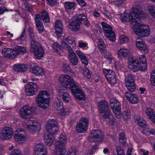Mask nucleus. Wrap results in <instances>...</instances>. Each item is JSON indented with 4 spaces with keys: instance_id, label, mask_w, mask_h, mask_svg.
<instances>
[{
    "instance_id": "obj_1",
    "label": "nucleus",
    "mask_w": 155,
    "mask_h": 155,
    "mask_svg": "<svg viewBox=\"0 0 155 155\" xmlns=\"http://www.w3.org/2000/svg\"><path fill=\"white\" fill-rule=\"evenodd\" d=\"M59 81L62 85L69 89L74 96L79 100L85 99L84 93L77 86L75 81L70 76L67 74H63L59 78Z\"/></svg>"
},
{
    "instance_id": "obj_2",
    "label": "nucleus",
    "mask_w": 155,
    "mask_h": 155,
    "mask_svg": "<svg viewBox=\"0 0 155 155\" xmlns=\"http://www.w3.org/2000/svg\"><path fill=\"white\" fill-rule=\"evenodd\" d=\"M49 94L47 91L41 90L35 98V101L38 106L43 109H46L49 106Z\"/></svg>"
},
{
    "instance_id": "obj_3",
    "label": "nucleus",
    "mask_w": 155,
    "mask_h": 155,
    "mask_svg": "<svg viewBox=\"0 0 155 155\" xmlns=\"http://www.w3.org/2000/svg\"><path fill=\"white\" fill-rule=\"evenodd\" d=\"M132 29L135 34L141 37H147L150 34V31L149 26L141 24L140 22L134 24Z\"/></svg>"
},
{
    "instance_id": "obj_4",
    "label": "nucleus",
    "mask_w": 155,
    "mask_h": 155,
    "mask_svg": "<svg viewBox=\"0 0 155 155\" xmlns=\"http://www.w3.org/2000/svg\"><path fill=\"white\" fill-rule=\"evenodd\" d=\"M130 12L136 23L140 22V19L146 18L148 16L147 14L143 11L142 6L139 5H136Z\"/></svg>"
},
{
    "instance_id": "obj_5",
    "label": "nucleus",
    "mask_w": 155,
    "mask_h": 155,
    "mask_svg": "<svg viewBox=\"0 0 155 155\" xmlns=\"http://www.w3.org/2000/svg\"><path fill=\"white\" fill-rule=\"evenodd\" d=\"M61 47L68 51L69 53V59L70 62L73 65H77L78 63V59L70 47L69 46L65 41L62 42Z\"/></svg>"
},
{
    "instance_id": "obj_6",
    "label": "nucleus",
    "mask_w": 155,
    "mask_h": 155,
    "mask_svg": "<svg viewBox=\"0 0 155 155\" xmlns=\"http://www.w3.org/2000/svg\"><path fill=\"white\" fill-rule=\"evenodd\" d=\"M47 132L51 135L54 134L58 130V123L55 119H51L48 120L46 125Z\"/></svg>"
},
{
    "instance_id": "obj_7",
    "label": "nucleus",
    "mask_w": 155,
    "mask_h": 155,
    "mask_svg": "<svg viewBox=\"0 0 155 155\" xmlns=\"http://www.w3.org/2000/svg\"><path fill=\"white\" fill-rule=\"evenodd\" d=\"M110 107L117 118L121 117L120 103L116 99L112 98L110 99Z\"/></svg>"
},
{
    "instance_id": "obj_8",
    "label": "nucleus",
    "mask_w": 155,
    "mask_h": 155,
    "mask_svg": "<svg viewBox=\"0 0 155 155\" xmlns=\"http://www.w3.org/2000/svg\"><path fill=\"white\" fill-rule=\"evenodd\" d=\"M35 113L33 108L28 105L23 107L19 111L21 117L23 119H28L31 117L32 115Z\"/></svg>"
},
{
    "instance_id": "obj_9",
    "label": "nucleus",
    "mask_w": 155,
    "mask_h": 155,
    "mask_svg": "<svg viewBox=\"0 0 155 155\" xmlns=\"http://www.w3.org/2000/svg\"><path fill=\"white\" fill-rule=\"evenodd\" d=\"M125 84L128 90L132 92H134L136 88L134 76L130 74L125 75Z\"/></svg>"
},
{
    "instance_id": "obj_10",
    "label": "nucleus",
    "mask_w": 155,
    "mask_h": 155,
    "mask_svg": "<svg viewBox=\"0 0 155 155\" xmlns=\"http://www.w3.org/2000/svg\"><path fill=\"white\" fill-rule=\"evenodd\" d=\"M104 135L101 130H94L91 133L88 140L91 142H98L103 140Z\"/></svg>"
},
{
    "instance_id": "obj_11",
    "label": "nucleus",
    "mask_w": 155,
    "mask_h": 155,
    "mask_svg": "<svg viewBox=\"0 0 155 155\" xmlns=\"http://www.w3.org/2000/svg\"><path fill=\"white\" fill-rule=\"evenodd\" d=\"M39 87L36 83L30 82L25 86L26 94L29 96L35 94L38 90Z\"/></svg>"
},
{
    "instance_id": "obj_12",
    "label": "nucleus",
    "mask_w": 155,
    "mask_h": 155,
    "mask_svg": "<svg viewBox=\"0 0 155 155\" xmlns=\"http://www.w3.org/2000/svg\"><path fill=\"white\" fill-rule=\"evenodd\" d=\"M102 25L105 33L109 40L112 41H114L115 40V34L113 31L112 28L105 22H102Z\"/></svg>"
},
{
    "instance_id": "obj_13",
    "label": "nucleus",
    "mask_w": 155,
    "mask_h": 155,
    "mask_svg": "<svg viewBox=\"0 0 155 155\" xmlns=\"http://www.w3.org/2000/svg\"><path fill=\"white\" fill-rule=\"evenodd\" d=\"M88 121L85 118H81L80 122L77 124L76 126V130L80 133L85 132L88 127Z\"/></svg>"
},
{
    "instance_id": "obj_14",
    "label": "nucleus",
    "mask_w": 155,
    "mask_h": 155,
    "mask_svg": "<svg viewBox=\"0 0 155 155\" xmlns=\"http://www.w3.org/2000/svg\"><path fill=\"white\" fill-rule=\"evenodd\" d=\"M13 134V131L11 127H5L1 131V137L3 140H8L11 138Z\"/></svg>"
},
{
    "instance_id": "obj_15",
    "label": "nucleus",
    "mask_w": 155,
    "mask_h": 155,
    "mask_svg": "<svg viewBox=\"0 0 155 155\" xmlns=\"http://www.w3.org/2000/svg\"><path fill=\"white\" fill-rule=\"evenodd\" d=\"M14 138L17 142L22 143L26 140V134L24 130L22 129H18L15 132Z\"/></svg>"
},
{
    "instance_id": "obj_16",
    "label": "nucleus",
    "mask_w": 155,
    "mask_h": 155,
    "mask_svg": "<svg viewBox=\"0 0 155 155\" xmlns=\"http://www.w3.org/2000/svg\"><path fill=\"white\" fill-rule=\"evenodd\" d=\"M35 155H47V149L41 143H37L34 148Z\"/></svg>"
},
{
    "instance_id": "obj_17",
    "label": "nucleus",
    "mask_w": 155,
    "mask_h": 155,
    "mask_svg": "<svg viewBox=\"0 0 155 155\" xmlns=\"http://www.w3.org/2000/svg\"><path fill=\"white\" fill-rule=\"evenodd\" d=\"M28 124L27 125V128L30 131H36L41 129L40 123L36 120H29Z\"/></svg>"
},
{
    "instance_id": "obj_18",
    "label": "nucleus",
    "mask_w": 155,
    "mask_h": 155,
    "mask_svg": "<svg viewBox=\"0 0 155 155\" xmlns=\"http://www.w3.org/2000/svg\"><path fill=\"white\" fill-rule=\"evenodd\" d=\"M29 69L31 73L36 76H42L45 73V71L44 68L37 65L34 66L31 65Z\"/></svg>"
},
{
    "instance_id": "obj_19",
    "label": "nucleus",
    "mask_w": 155,
    "mask_h": 155,
    "mask_svg": "<svg viewBox=\"0 0 155 155\" xmlns=\"http://www.w3.org/2000/svg\"><path fill=\"white\" fill-rule=\"evenodd\" d=\"M136 46L138 50L142 52L147 53L148 51L147 46L141 38H138L136 41Z\"/></svg>"
},
{
    "instance_id": "obj_20",
    "label": "nucleus",
    "mask_w": 155,
    "mask_h": 155,
    "mask_svg": "<svg viewBox=\"0 0 155 155\" xmlns=\"http://www.w3.org/2000/svg\"><path fill=\"white\" fill-rule=\"evenodd\" d=\"M80 22L77 16L72 18L69 22V28L72 31H77L80 28Z\"/></svg>"
},
{
    "instance_id": "obj_21",
    "label": "nucleus",
    "mask_w": 155,
    "mask_h": 155,
    "mask_svg": "<svg viewBox=\"0 0 155 155\" xmlns=\"http://www.w3.org/2000/svg\"><path fill=\"white\" fill-rule=\"evenodd\" d=\"M120 18L121 21L123 22L130 21L134 26V24L136 22L132 15H131L130 12L129 13H123L121 14Z\"/></svg>"
},
{
    "instance_id": "obj_22",
    "label": "nucleus",
    "mask_w": 155,
    "mask_h": 155,
    "mask_svg": "<svg viewBox=\"0 0 155 155\" xmlns=\"http://www.w3.org/2000/svg\"><path fill=\"white\" fill-rule=\"evenodd\" d=\"M55 29L57 37L59 38L61 37L63 29V24L61 21L58 20L55 23Z\"/></svg>"
},
{
    "instance_id": "obj_23",
    "label": "nucleus",
    "mask_w": 155,
    "mask_h": 155,
    "mask_svg": "<svg viewBox=\"0 0 155 155\" xmlns=\"http://www.w3.org/2000/svg\"><path fill=\"white\" fill-rule=\"evenodd\" d=\"M35 17V21L37 29L39 32H43L44 31V27L42 23L40 15L39 14H36Z\"/></svg>"
},
{
    "instance_id": "obj_24",
    "label": "nucleus",
    "mask_w": 155,
    "mask_h": 155,
    "mask_svg": "<svg viewBox=\"0 0 155 155\" xmlns=\"http://www.w3.org/2000/svg\"><path fill=\"white\" fill-rule=\"evenodd\" d=\"M125 95L130 103L132 104H135L138 102V98L137 94L126 91L125 93Z\"/></svg>"
},
{
    "instance_id": "obj_25",
    "label": "nucleus",
    "mask_w": 155,
    "mask_h": 155,
    "mask_svg": "<svg viewBox=\"0 0 155 155\" xmlns=\"http://www.w3.org/2000/svg\"><path fill=\"white\" fill-rule=\"evenodd\" d=\"M2 53V55L5 57L13 58L15 57L14 50L9 48H5L3 49Z\"/></svg>"
},
{
    "instance_id": "obj_26",
    "label": "nucleus",
    "mask_w": 155,
    "mask_h": 155,
    "mask_svg": "<svg viewBox=\"0 0 155 155\" xmlns=\"http://www.w3.org/2000/svg\"><path fill=\"white\" fill-rule=\"evenodd\" d=\"M76 4L73 2H66L64 3V6L66 11L69 13H72L74 10Z\"/></svg>"
},
{
    "instance_id": "obj_27",
    "label": "nucleus",
    "mask_w": 155,
    "mask_h": 155,
    "mask_svg": "<svg viewBox=\"0 0 155 155\" xmlns=\"http://www.w3.org/2000/svg\"><path fill=\"white\" fill-rule=\"evenodd\" d=\"M117 54L119 58H125L129 55L130 51L127 48H121L118 50Z\"/></svg>"
},
{
    "instance_id": "obj_28",
    "label": "nucleus",
    "mask_w": 155,
    "mask_h": 155,
    "mask_svg": "<svg viewBox=\"0 0 155 155\" xmlns=\"http://www.w3.org/2000/svg\"><path fill=\"white\" fill-rule=\"evenodd\" d=\"M128 68L132 71L136 72L139 70V62L137 60H133L128 65Z\"/></svg>"
},
{
    "instance_id": "obj_29",
    "label": "nucleus",
    "mask_w": 155,
    "mask_h": 155,
    "mask_svg": "<svg viewBox=\"0 0 155 155\" xmlns=\"http://www.w3.org/2000/svg\"><path fill=\"white\" fill-rule=\"evenodd\" d=\"M14 70L18 72H24L27 69V66L24 64H18L13 66Z\"/></svg>"
},
{
    "instance_id": "obj_30",
    "label": "nucleus",
    "mask_w": 155,
    "mask_h": 155,
    "mask_svg": "<svg viewBox=\"0 0 155 155\" xmlns=\"http://www.w3.org/2000/svg\"><path fill=\"white\" fill-rule=\"evenodd\" d=\"M67 141L66 137L65 135L61 134L58 138V140L55 143L56 146H63L65 145Z\"/></svg>"
},
{
    "instance_id": "obj_31",
    "label": "nucleus",
    "mask_w": 155,
    "mask_h": 155,
    "mask_svg": "<svg viewBox=\"0 0 155 155\" xmlns=\"http://www.w3.org/2000/svg\"><path fill=\"white\" fill-rule=\"evenodd\" d=\"M78 20H79L80 24H83L87 26H89L90 24L84 14H81L77 16Z\"/></svg>"
},
{
    "instance_id": "obj_32",
    "label": "nucleus",
    "mask_w": 155,
    "mask_h": 155,
    "mask_svg": "<svg viewBox=\"0 0 155 155\" xmlns=\"http://www.w3.org/2000/svg\"><path fill=\"white\" fill-rule=\"evenodd\" d=\"M34 53L35 58L38 60L41 59L43 57L44 54V51L42 47L34 52H32Z\"/></svg>"
},
{
    "instance_id": "obj_33",
    "label": "nucleus",
    "mask_w": 155,
    "mask_h": 155,
    "mask_svg": "<svg viewBox=\"0 0 155 155\" xmlns=\"http://www.w3.org/2000/svg\"><path fill=\"white\" fill-rule=\"evenodd\" d=\"M41 47V46L37 41L35 40H33L31 42L30 52L32 53V52H34Z\"/></svg>"
},
{
    "instance_id": "obj_34",
    "label": "nucleus",
    "mask_w": 155,
    "mask_h": 155,
    "mask_svg": "<svg viewBox=\"0 0 155 155\" xmlns=\"http://www.w3.org/2000/svg\"><path fill=\"white\" fill-rule=\"evenodd\" d=\"M97 44L99 50L103 54L105 53L107 51V48L103 40L102 39H99Z\"/></svg>"
},
{
    "instance_id": "obj_35",
    "label": "nucleus",
    "mask_w": 155,
    "mask_h": 155,
    "mask_svg": "<svg viewBox=\"0 0 155 155\" xmlns=\"http://www.w3.org/2000/svg\"><path fill=\"white\" fill-rule=\"evenodd\" d=\"M14 51L15 57L16 56L20 54L25 53L26 51V49L25 47L23 46H15Z\"/></svg>"
},
{
    "instance_id": "obj_36",
    "label": "nucleus",
    "mask_w": 155,
    "mask_h": 155,
    "mask_svg": "<svg viewBox=\"0 0 155 155\" xmlns=\"http://www.w3.org/2000/svg\"><path fill=\"white\" fill-rule=\"evenodd\" d=\"M110 75L107 76L106 79L111 84H114L116 83V78L114 72H111Z\"/></svg>"
},
{
    "instance_id": "obj_37",
    "label": "nucleus",
    "mask_w": 155,
    "mask_h": 155,
    "mask_svg": "<svg viewBox=\"0 0 155 155\" xmlns=\"http://www.w3.org/2000/svg\"><path fill=\"white\" fill-rule=\"evenodd\" d=\"M98 108L100 111L109 108L108 103L105 100H102L98 103Z\"/></svg>"
},
{
    "instance_id": "obj_38",
    "label": "nucleus",
    "mask_w": 155,
    "mask_h": 155,
    "mask_svg": "<svg viewBox=\"0 0 155 155\" xmlns=\"http://www.w3.org/2000/svg\"><path fill=\"white\" fill-rule=\"evenodd\" d=\"M61 146H57L54 152L55 155H64L66 150L65 149L61 147Z\"/></svg>"
},
{
    "instance_id": "obj_39",
    "label": "nucleus",
    "mask_w": 155,
    "mask_h": 155,
    "mask_svg": "<svg viewBox=\"0 0 155 155\" xmlns=\"http://www.w3.org/2000/svg\"><path fill=\"white\" fill-rule=\"evenodd\" d=\"M41 17L44 23H49L50 18L47 12L43 11L41 12Z\"/></svg>"
},
{
    "instance_id": "obj_40",
    "label": "nucleus",
    "mask_w": 155,
    "mask_h": 155,
    "mask_svg": "<svg viewBox=\"0 0 155 155\" xmlns=\"http://www.w3.org/2000/svg\"><path fill=\"white\" fill-rule=\"evenodd\" d=\"M71 112V110L69 109L68 108L65 109L63 107L62 109L59 110L58 109H56L55 111L56 113H58V114L62 115L68 114Z\"/></svg>"
},
{
    "instance_id": "obj_41",
    "label": "nucleus",
    "mask_w": 155,
    "mask_h": 155,
    "mask_svg": "<svg viewBox=\"0 0 155 155\" xmlns=\"http://www.w3.org/2000/svg\"><path fill=\"white\" fill-rule=\"evenodd\" d=\"M54 140L55 139L54 137L47 136L44 138V141L46 145L50 146L53 145Z\"/></svg>"
},
{
    "instance_id": "obj_42",
    "label": "nucleus",
    "mask_w": 155,
    "mask_h": 155,
    "mask_svg": "<svg viewBox=\"0 0 155 155\" xmlns=\"http://www.w3.org/2000/svg\"><path fill=\"white\" fill-rule=\"evenodd\" d=\"M53 49L54 51L55 52L59 55H61V53L62 52V50L60 47L59 44L55 42L53 44Z\"/></svg>"
},
{
    "instance_id": "obj_43",
    "label": "nucleus",
    "mask_w": 155,
    "mask_h": 155,
    "mask_svg": "<svg viewBox=\"0 0 155 155\" xmlns=\"http://www.w3.org/2000/svg\"><path fill=\"white\" fill-rule=\"evenodd\" d=\"M100 113L101 116L104 118H108L110 116V110L108 109H106L104 110L100 111Z\"/></svg>"
},
{
    "instance_id": "obj_44",
    "label": "nucleus",
    "mask_w": 155,
    "mask_h": 155,
    "mask_svg": "<svg viewBox=\"0 0 155 155\" xmlns=\"http://www.w3.org/2000/svg\"><path fill=\"white\" fill-rule=\"evenodd\" d=\"M135 121L136 123L140 127H144L146 126V121L141 118L140 117L137 118L136 120Z\"/></svg>"
},
{
    "instance_id": "obj_45",
    "label": "nucleus",
    "mask_w": 155,
    "mask_h": 155,
    "mask_svg": "<svg viewBox=\"0 0 155 155\" xmlns=\"http://www.w3.org/2000/svg\"><path fill=\"white\" fill-rule=\"evenodd\" d=\"M119 139L120 143H121L123 146H125L126 145V138L125 135L124 133L122 132L120 134Z\"/></svg>"
},
{
    "instance_id": "obj_46",
    "label": "nucleus",
    "mask_w": 155,
    "mask_h": 155,
    "mask_svg": "<svg viewBox=\"0 0 155 155\" xmlns=\"http://www.w3.org/2000/svg\"><path fill=\"white\" fill-rule=\"evenodd\" d=\"M146 114L149 119L151 118L152 117L155 115V112L151 108H147L146 110Z\"/></svg>"
},
{
    "instance_id": "obj_47",
    "label": "nucleus",
    "mask_w": 155,
    "mask_h": 155,
    "mask_svg": "<svg viewBox=\"0 0 155 155\" xmlns=\"http://www.w3.org/2000/svg\"><path fill=\"white\" fill-rule=\"evenodd\" d=\"M21 8L22 9L28 11L29 12H31L33 7L32 6L29 5L27 3L25 2L22 5Z\"/></svg>"
},
{
    "instance_id": "obj_48",
    "label": "nucleus",
    "mask_w": 155,
    "mask_h": 155,
    "mask_svg": "<svg viewBox=\"0 0 155 155\" xmlns=\"http://www.w3.org/2000/svg\"><path fill=\"white\" fill-rule=\"evenodd\" d=\"M65 88H67L63 85V86L58 88V91L59 95L62 97L65 95V94L68 93L65 91Z\"/></svg>"
},
{
    "instance_id": "obj_49",
    "label": "nucleus",
    "mask_w": 155,
    "mask_h": 155,
    "mask_svg": "<svg viewBox=\"0 0 155 155\" xmlns=\"http://www.w3.org/2000/svg\"><path fill=\"white\" fill-rule=\"evenodd\" d=\"M62 103L61 100L59 98H55L54 101L53 106L56 108H58L62 105Z\"/></svg>"
},
{
    "instance_id": "obj_50",
    "label": "nucleus",
    "mask_w": 155,
    "mask_h": 155,
    "mask_svg": "<svg viewBox=\"0 0 155 155\" xmlns=\"http://www.w3.org/2000/svg\"><path fill=\"white\" fill-rule=\"evenodd\" d=\"M123 119L126 120L130 117V111L129 110H126L123 112Z\"/></svg>"
},
{
    "instance_id": "obj_51",
    "label": "nucleus",
    "mask_w": 155,
    "mask_h": 155,
    "mask_svg": "<svg viewBox=\"0 0 155 155\" xmlns=\"http://www.w3.org/2000/svg\"><path fill=\"white\" fill-rule=\"evenodd\" d=\"M63 41H65V42L67 43V41L68 42L69 44L71 45H73L75 44V41L74 40V38L71 37H68L67 38H65L64 39V40H62L61 44ZM69 46L68 44H67Z\"/></svg>"
},
{
    "instance_id": "obj_52",
    "label": "nucleus",
    "mask_w": 155,
    "mask_h": 155,
    "mask_svg": "<svg viewBox=\"0 0 155 155\" xmlns=\"http://www.w3.org/2000/svg\"><path fill=\"white\" fill-rule=\"evenodd\" d=\"M148 9L150 13L155 19V6L153 5H150L148 7Z\"/></svg>"
},
{
    "instance_id": "obj_53",
    "label": "nucleus",
    "mask_w": 155,
    "mask_h": 155,
    "mask_svg": "<svg viewBox=\"0 0 155 155\" xmlns=\"http://www.w3.org/2000/svg\"><path fill=\"white\" fill-rule=\"evenodd\" d=\"M63 70L64 72H71L72 69L70 68L69 64L67 63H64L62 65Z\"/></svg>"
},
{
    "instance_id": "obj_54",
    "label": "nucleus",
    "mask_w": 155,
    "mask_h": 155,
    "mask_svg": "<svg viewBox=\"0 0 155 155\" xmlns=\"http://www.w3.org/2000/svg\"><path fill=\"white\" fill-rule=\"evenodd\" d=\"M147 63H140L139 62V70L141 71H145L147 69Z\"/></svg>"
},
{
    "instance_id": "obj_55",
    "label": "nucleus",
    "mask_w": 155,
    "mask_h": 155,
    "mask_svg": "<svg viewBox=\"0 0 155 155\" xmlns=\"http://www.w3.org/2000/svg\"><path fill=\"white\" fill-rule=\"evenodd\" d=\"M117 155H125L123 149L119 146L116 147Z\"/></svg>"
},
{
    "instance_id": "obj_56",
    "label": "nucleus",
    "mask_w": 155,
    "mask_h": 155,
    "mask_svg": "<svg viewBox=\"0 0 155 155\" xmlns=\"http://www.w3.org/2000/svg\"><path fill=\"white\" fill-rule=\"evenodd\" d=\"M129 41L128 38L124 35H121L120 37L119 42L121 44H124L127 42Z\"/></svg>"
},
{
    "instance_id": "obj_57",
    "label": "nucleus",
    "mask_w": 155,
    "mask_h": 155,
    "mask_svg": "<svg viewBox=\"0 0 155 155\" xmlns=\"http://www.w3.org/2000/svg\"><path fill=\"white\" fill-rule=\"evenodd\" d=\"M78 151L75 147H71L68 150L67 152L71 155H76Z\"/></svg>"
},
{
    "instance_id": "obj_58",
    "label": "nucleus",
    "mask_w": 155,
    "mask_h": 155,
    "mask_svg": "<svg viewBox=\"0 0 155 155\" xmlns=\"http://www.w3.org/2000/svg\"><path fill=\"white\" fill-rule=\"evenodd\" d=\"M25 31L24 30L21 35L19 38L16 39L15 40L17 41L18 42L21 43L25 39Z\"/></svg>"
},
{
    "instance_id": "obj_59",
    "label": "nucleus",
    "mask_w": 155,
    "mask_h": 155,
    "mask_svg": "<svg viewBox=\"0 0 155 155\" xmlns=\"http://www.w3.org/2000/svg\"><path fill=\"white\" fill-rule=\"evenodd\" d=\"M150 79L152 84L155 86V70H153L151 72Z\"/></svg>"
},
{
    "instance_id": "obj_60",
    "label": "nucleus",
    "mask_w": 155,
    "mask_h": 155,
    "mask_svg": "<svg viewBox=\"0 0 155 155\" xmlns=\"http://www.w3.org/2000/svg\"><path fill=\"white\" fill-rule=\"evenodd\" d=\"M116 5L119 8L124 7L125 5V3L123 0H119L116 3Z\"/></svg>"
},
{
    "instance_id": "obj_61",
    "label": "nucleus",
    "mask_w": 155,
    "mask_h": 155,
    "mask_svg": "<svg viewBox=\"0 0 155 155\" xmlns=\"http://www.w3.org/2000/svg\"><path fill=\"white\" fill-rule=\"evenodd\" d=\"M83 71V74L86 78H91V75L88 69L86 68L85 69H84Z\"/></svg>"
},
{
    "instance_id": "obj_62",
    "label": "nucleus",
    "mask_w": 155,
    "mask_h": 155,
    "mask_svg": "<svg viewBox=\"0 0 155 155\" xmlns=\"http://www.w3.org/2000/svg\"><path fill=\"white\" fill-rule=\"evenodd\" d=\"M62 98L63 101L65 103H68L69 100H70V97L69 94L68 93L65 94V95L62 96Z\"/></svg>"
},
{
    "instance_id": "obj_63",
    "label": "nucleus",
    "mask_w": 155,
    "mask_h": 155,
    "mask_svg": "<svg viewBox=\"0 0 155 155\" xmlns=\"http://www.w3.org/2000/svg\"><path fill=\"white\" fill-rule=\"evenodd\" d=\"M103 71L106 78H107V75H111V72H114L111 70L107 69H104Z\"/></svg>"
},
{
    "instance_id": "obj_64",
    "label": "nucleus",
    "mask_w": 155,
    "mask_h": 155,
    "mask_svg": "<svg viewBox=\"0 0 155 155\" xmlns=\"http://www.w3.org/2000/svg\"><path fill=\"white\" fill-rule=\"evenodd\" d=\"M139 61L140 63H146V58L144 55H142L139 56Z\"/></svg>"
}]
</instances>
